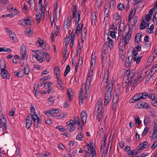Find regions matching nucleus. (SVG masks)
Returning <instances> with one entry per match:
<instances>
[{
    "label": "nucleus",
    "mask_w": 157,
    "mask_h": 157,
    "mask_svg": "<svg viewBox=\"0 0 157 157\" xmlns=\"http://www.w3.org/2000/svg\"><path fill=\"white\" fill-rule=\"evenodd\" d=\"M32 120H33L34 127L37 128L40 122V120L38 116L37 115H32V114H29L26 118L25 120L26 128L27 129L29 128L32 123Z\"/></svg>",
    "instance_id": "f257e3e1"
},
{
    "label": "nucleus",
    "mask_w": 157,
    "mask_h": 157,
    "mask_svg": "<svg viewBox=\"0 0 157 157\" xmlns=\"http://www.w3.org/2000/svg\"><path fill=\"white\" fill-rule=\"evenodd\" d=\"M73 12V18L76 21V23L78 24L79 23L80 18V11H77L75 5H73L72 6Z\"/></svg>",
    "instance_id": "f03ea898"
},
{
    "label": "nucleus",
    "mask_w": 157,
    "mask_h": 157,
    "mask_svg": "<svg viewBox=\"0 0 157 157\" xmlns=\"http://www.w3.org/2000/svg\"><path fill=\"white\" fill-rule=\"evenodd\" d=\"M113 86V82L111 81L108 84L105 90V97L107 98H112L111 93L112 91Z\"/></svg>",
    "instance_id": "7ed1b4c3"
},
{
    "label": "nucleus",
    "mask_w": 157,
    "mask_h": 157,
    "mask_svg": "<svg viewBox=\"0 0 157 157\" xmlns=\"http://www.w3.org/2000/svg\"><path fill=\"white\" fill-rule=\"evenodd\" d=\"M80 117L82 124L80 125V127L78 128V130L80 129V131H82V126H84L86 123L87 119V113L84 110H82L81 113Z\"/></svg>",
    "instance_id": "20e7f679"
},
{
    "label": "nucleus",
    "mask_w": 157,
    "mask_h": 157,
    "mask_svg": "<svg viewBox=\"0 0 157 157\" xmlns=\"http://www.w3.org/2000/svg\"><path fill=\"white\" fill-rule=\"evenodd\" d=\"M150 145L146 141H144L139 144L137 147V149L139 151H141L144 148H147L149 147Z\"/></svg>",
    "instance_id": "39448f33"
},
{
    "label": "nucleus",
    "mask_w": 157,
    "mask_h": 157,
    "mask_svg": "<svg viewBox=\"0 0 157 157\" xmlns=\"http://www.w3.org/2000/svg\"><path fill=\"white\" fill-rule=\"evenodd\" d=\"M5 29L7 31V32L9 34L10 37L13 40V42H17V40L14 33L11 30H9L8 28H5Z\"/></svg>",
    "instance_id": "423d86ee"
},
{
    "label": "nucleus",
    "mask_w": 157,
    "mask_h": 157,
    "mask_svg": "<svg viewBox=\"0 0 157 157\" xmlns=\"http://www.w3.org/2000/svg\"><path fill=\"white\" fill-rule=\"evenodd\" d=\"M109 73V69H108L105 72L104 79L101 84V86L102 88L105 86L107 85V80L108 78Z\"/></svg>",
    "instance_id": "0eeeda50"
},
{
    "label": "nucleus",
    "mask_w": 157,
    "mask_h": 157,
    "mask_svg": "<svg viewBox=\"0 0 157 157\" xmlns=\"http://www.w3.org/2000/svg\"><path fill=\"white\" fill-rule=\"evenodd\" d=\"M130 27H129V28L128 30V32L126 34L124 37L123 38V40H124V46L126 45L127 44H128L129 42V40L131 39V35L129 34V33L130 31Z\"/></svg>",
    "instance_id": "6e6552de"
},
{
    "label": "nucleus",
    "mask_w": 157,
    "mask_h": 157,
    "mask_svg": "<svg viewBox=\"0 0 157 157\" xmlns=\"http://www.w3.org/2000/svg\"><path fill=\"white\" fill-rule=\"evenodd\" d=\"M73 119L74 120L72 119L70 120L69 121V124L73 123L75 125L76 124H78L79 125V126L80 127L81 123L80 122V120L78 117L77 116H74Z\"/></svg>",
    "instance_id": "1a4fd4ad"
},
{
    "label": "nucleus",
    "mask_w": 157,
    "mask_h": 157,
    "mask_svg": "<svg viewBox=\"0 0 157 157\" xmlns=\"http://www.w3.org/2000/svg\"><path fill=\"white\" fill-rule=\"evenodd\" d=\"M136 74V71L134 69H132L129 72V73L128 74V80L129 83H131L133 81V78Z\"/></svg>",
    "instance_id": "9d476101"
},
{
    "label": "nucleus",
    "mask_w": 157,
    "mask_h": 157,
    "mask_svg": "<svg viewBox=\"0 0 157 157\" xmlns=\"http://www.w3.org/2000/svg\"><path fill=\"white\" fill-rule=\"evenodd\" d=\"M1 75L3 79H9L10 78V76L8 72L6 70L1 71Z\"/></svg>",
    "instance_id": "9b49d317"
},
{
    "label": "nucleus",
    "mask_w": 157,
    "mask_h": 157,
    "mask_svg": "<svg viewBox=\"0 0 157 157\" xmlns=\"http://www.w3.org/2000/svg\"><path fill=\"white\" fill-rule=\"evenodd\" d=\"M20 52L22 55L21 59H25L26 56V47L23 45L22 46L21 48Z\"/></svg>",
    "instance_id": "f8f14e48"
},
{
    "label": "nucleus",
    "mask_w": 157,
    "mask_h": 157,
    "mask_svg": "<svg viewBox=\"0 0 157 157\" xmlns=\"http://www.w3.org/2000/svg\"><path fill=\"white\" fill-rule=\"evenodd\" d=\"M54 11L56 13V17H59L60 15V8L58 7L57 3H56L54 5Z\"/></svg>",
    "instance_id": "ddd939ff"
},
{
    "label": "nucleus",
    "mask_w": 157,
    "mask_h": 157,
    "mask_svg": "<svg viewBox=\"0 0 157 157\" xmlns=\"http://www.w3.org/2000/svg\"><path fill=\"white\" fill-rule=\"evenodd\" d=\"M6 119L3 117L0 120V128H2L3 126L5 129H6Z\"/></svg>",
    "instance_id": "4468645a"
},
{
    "label": "nucleus",
    "mask_w": 157,
    "mask_h": 157,
    "mask_svg": "<svg viewBox=\"0 0 157 157\" xmlns=\"http://www.w3.org/2000/svg\"><path fill=\"white\" fill-rule=\"evenodd\" d=\"M142 36V33L139 32L137 33L135 37V41L137 44H139L140 43V38Z\"/></svg>",
    "instance_id": "2eb2a0df"
},
{
    "label": "nucleus",
    "mask_w": 157,
    "mask_h": 157,
    "mask_svg": "<svg viewBox=\"0 0 157 157\" xmlns=\"http://www.w3.org/2000/svg\"><path fill=\"white\" fill-rule=\"evenodd\" d=\"M67 93L68 94V96L70 100L72 98L74 95V90L71 88H69L67 90Z\"/></svg>",
    "instance_id": "dca6fc26"
},
{
    "label": "nucleus",
    "mask_w": 157,
    "mask_h": 157,
    "mask_svg": "<svg viewBox=\"0 0 157 157\" xmlns=\"http://www.w3.org/2000/svg\"><path fill=\"white\" fill-rule=\"evenodd\" d=\"M34 56L36 59L40 63L43 62L45 59V57H41L39 55V54L36 53L35 55H34Z\"/></svg>",
    "instance_id": "f3484780"
},
{
    "label": "nucleus",
    "mask_w": 157,
    "mask_h": 157,
    "mask_svg": "<svg viewBox=\"0 0 157 157\" xmlns=\"http://www.w3.org/2000/svg\"><path fill=\"white\" fill-rule=\"evenodd\" d=\"M68 123L69 121L67 122V126L70 127V128L69 129V132H72L73 131H74L75 129V124H73V123L70 124H69Z\"/></svg>",
    "instance_id": "a211bd4d"
},
{
    "label": "nucleus",
    "mask_w": 157,
    "mask_h": 157,
    "mask_svg": "<svg viewBox=\"0 0 157 157\" xmlns=\"http://www.w3.org/2000/svg\"><path fill=\"white\" fill-rule=\"evenodd\" d=\"M140 96H141L140 95V93L135 94L132 98L133 100L135 101H132V102H134L136 101H139L141 99H142L141 97Z\"/></svg>",
    "instance_id": "6ab92c4d"
},
{
    "label": "nucleus",
    "mask_w": 157,
    "mask_h": 157,
    "mask_svg": "<svg viewBox=\"0 0 157 157\" xmlns=\"http://www.w3.org/2000/svg\"><path fill=\"white\" fill-rule=\"evenodd\" d=\"M146 72L144 70H142L140 73V75L138 78V81H140L142 79V78L144 77L146 74Z\"/></svg>",
    "instance_id": "aec40b11"
},
{
    "label": "nucleus",
    "mask_w": 157,
    "mask_h": 157,
    "mask_svg": "<svg viewBox=\"0 0 157 157\" xmlns=\"http://www.w3.org/2000/svg\"><path fill=\"white\" fill-rule=\"evenodd\" d=\"M107 36H108L107 37V39L109 41V46L110 49L111 50L112 48H113V43L114 42L112 39L109 37L108 34H107Z\"/></svg>",
    "instance_id": "412c9836"
},
{
    "label": "nucleus",
    "mask_w": 157,
    "mask_h": 157,
    "mask_svg": "<svg viewBox=\"0 0 157 157\" xmlns=\"http://www.w3.org/2000/svg\"><path fill=\"white\" fill-rule=\"evenodd\" d=\"M6 66L5 61H1L0 63V68L1 71L4 70H6Z\"/></svg>",
    "instance_id": "4be33fe9"
},
{
    "label": "nucleus",
    "mask_w": 157,
    "mask_h": 157,
    "mask_svg": "<svg viewBox=\"0 0 157 157\" xmlns=\"http://www.w3.org/2000/svg\"><path fill=\"white\" fill-rule=\"evenodd\" d=\"M30 6V8L31 10H32L35 7V0H30L29 2Z\"/></svg>",
    "instance_id": "5701e85b"
},
{
    "label": "nucleus",
    "mask_w": 157,
    "mask_h": 157,
    "mask_svg": "<svg viewBox=\"0 0 157 157\" xmlns=\"http://www.w3.org/2000/svg\"><path fill=\"white\" fill-rule=\"evenodd\" d=\"M82 26L81 27V36L83 38H85L86 35V30L84 28L83 30H82L83 28V24H82Z\"/></svg>",
    "instance_id": "b1692460"
},
{
    "label": "nucleus",
    "mask_w": 157,
    "mask_h": 157,
    "mask_svg": "<svg viewBox=\"0 0 157 157\" xmlns=\"http://www.w3.org/2000/svg\"><path fill=\"white\" fill-rule=\"evenodd\" d=\"M150 118V117L148 116L145 117L144 120V123L145 126H147L148 125L149 121Z\"/></svg>",
    "instance_id": "393cba45"
},
{
    "label": "nucleus",
    "mask_w": 157,
    "mask_h": 157,
    "mask_svg": "<svg viewBox=\"0 0 157 157\" xmlns=\"http://www.w3.org/2000/svg\"><path fill=\"white\" fill-rule=\"evenodd\" d=\"M142 57H140L139 55H134L133 59L134 61H136L137 63H139Z\"/></svg>",
    "instance_id": "a878e982"
},
{
    "label": "nucleus",
    "mask_w": 157,
    "mask_h": 157,
    "mask_svg": "<svg viewBox=\"0 0 157 157\" xmlns=\"http://www.w3.org/2000/svg\"><path fill=\"white\" fill-rule=\"evenodd\" d=\"M57 83L58 85L57 86L59 88V90H62L63 89V83L62 82V80H60L59 82V81H57Z\"/></svg>",
    "instance_id": "bb28decb"
},
{
    "label": "nucleus",
    "mask_w": 157,
    "mask_h": 157,
    "mask_svg": "<svg viewBox=\"0 0 157 157\" xmlns=\"http://www.w3.org/2000/svg\"><path fill=\"white\" fill-rule=\"evenodd\" d=\"M107 137V134H105L101 142V145L105 146V142Z\"/></svg>",
    "instance_id": "cd10ccee"
},
{
    "label": "nucleus",
    "mask_w": 157,
    "mask_h": 157,
    "mask_svg": "<svg viewBox=\"0 0 157 157\" xmlns=\"http://www.w3.org/2000/svg\"><path fill=\"white\" fill-rule=\"evenodd\" d=\"M103 128H101V129L99 130L97 135V136L98 137V138H100L103 136Z\"/></svg>",
    "instance_id": "c85d7f7f"
},
{
    "label": "nucleus",
    "mask_w": 157,
    "mask_h": 157,
    "mask_svg": "<svg viewBox=\"0 0 157 157\" xmlns=\"http://www.w3.org/2000/svg\"><path fill=\"white\" fill-rule=\"evenodd\" d=\"M70 23L68 21H65L64 22L63 28L64 29H67L70 27Z\"/></svg>",
    "instance_id": "c756f323"
},
{
    "label": "nucleus",
    "mask_w": 157,
    "mask_h": 157,
    "mask_svg": "<svg viewBox=\"0 0 157 157\" xmlns=\"http://www.w3.org/2000/svg\"><path fill=\"white\" fill-rule=\"evenodd\" d=\"M92 18V24H94L95 22V21L97 17L96 15L95 12L93 13L91 16Z\"/></svg>",
    "instance_id": "7c9ffc66"
},
{
    "label": "nucleus",
    "mask_w": 157,
    "mask_h": 157,
    "mask_svg": "<svg viewBox=\"0 0 157 157\" xmlns=\"http://www.w3.org/2000/svg\"><path fill=\"white\" fill-rule=\"evenodd\" d=\"M135 124L136 125H140L141 124V121L140 120L139 116L137 115L135 118Z\"/></svg>",
    "instance_id": "2f4dec72"
},
{
    "label": "nucleus",
    "mask_w": 157,
    "mask_h": 157,
    "mask_svg": "<svg viewBox=\"0 0 157 157\" xmlns=\"http://www.w3.org/2000/svg\"><path fill=\"white\" fill-rule=\"evenodd\" d=\"M54 73L56 76L60 75V71L59 70V67H55L54 69Z\"/></svg>",
    "instance_id": "473e14b6"
},
{
    "label": "nucleus",
    "mask_w": 157,
    "mask_h": 157,
    "mask_svg": "<svg viewBox=\"0 0 157 157\" xmlns=\"http://www.w3.org/2000/svg\"><path fill=\"white\" fill-rule=\"evenodd\" d=\"M71 38H72V33L70 35H69L68 37L67 36V37L65 39V45H67L69 44L71 39Z\"/></svg>",
    "instance_id": "72a5a7b5"
},
{
    "label": "nucleus",
    "mask_w": 157,
    "mask_h": 157,
    "mask_svg": "<svg viewBox=\"0 0 157 157\" xmlns=\"http://www.w3.org/2000/svg\"><path fill=\"white\" fill-rule=\"evenodd\" d=\"M25 33L27 35H31L32 34L33 32L31 30V28L29 27H27L25 31Z\"/></svg>",
    "instance_id": "f704fd0d"
},
{
    "label": "nucleus",
    "mask_w": 157,
    "mask_h": 157,
    "mask_svg": "<svg viewBox=\"0 0 157 157\" xmlns=\"http://www.w3.org/2000/svg\"><path fill=\"white\" fill-rule=\"evenodd\" d=\"M140 95L142 99H145L148 98V93L147 92H144L140 93Z\"/></svg>",
    "instance_id": "c9c22d12"
},
{
    "label": "nucleus",
    "mask_w": 157,
    "mask_h": 157,
    "mask_svg": "<svg viewBox=\"0 0 157 157\" xmlns=\"http://www.w3.org/2000/svg\"><path fill=\"white\" fill-rule=\"evenodd\" d=\"M54 109H51L50 110L47 111H45L44 112L45 114L48 116H51V115L54 113Z\"/></svg>",
    "instance_id": "e433bc0d"
},
{
    "label": "nucleus",
    "mask_w": 157,
    "mask_h": 157,
    "mask_svg": "<svg viewBox=\"0 0 157 157\" xmlns=\"http://www.w3.org/2000/svg\"><path fill=\"white\" fill-rule=\"evenodd\" d=\"M30 71L29 66L28 65H26L24 68V72L26 75H28Z\"/></svg>",
    "instance_id": "4c0bfd02"
},
{
    "label": "nucleus",
    "mask_w": 157,
    "mask_h": 157,
    "mask_svg": "<svg viewBox=\"0 0 157 157\" xmlns=\"http://www.w3.org/2000/svg\"><path fill=\"white\" fill-rule=\"evenodd\" d=\"M80 24H78L76 28V29L75 32V33L74 34L75 35H78V34L79 33L80 29L81 30V28H80Z\"/></svg>",
    "instance_id": "58836bf2"
},
{
    "label": "nucleus",
    "mask_w": 157,
    "mask_h": 157,
    "mask_svg": "<svg viewBox=\"0 0 157 157\" xmlns=\"http://www.w3.org/2000/svg\"><path fill=\"white\" fill-rule=\"evenodd\" d=\"M109 8L107 6V7L105 8V10L104 12V16L106 17H108L109 15Z\"/></svg>",
    "instance_id": "ea45409f"
},
{
    "label": "nucleus",
    "mask_w": 157,
    "mask_h": 157,
    "mask_svg": "<svg viewBox=\"0 0 157 157\" xmlns=\"http://www.w3.org/2000/svg\"><path fill=\"white\" fill-rule=\"evenodd\" d=\"M144 101H140L137 103V105L138 108H143L144 103Z\"/></svg>",
    "instance_id": "a19ab883"
},
{
    "label": "nucleus",
    "mask_w": 157,
    "mask_h": 157,
    "mask_svg": "<svg viewBox=\"0 0 157 157\" xmlns=\"http://www.w3.org/2000/svg\"><path fill=\"white\" fill-rule=\"evenodd\" d=\"M36 52H39V54L42 57H45L46 55V54L47 53V52H44L42 51V50H39L36 51Z\"/></svg>",
    "instance_id": "79ce46f5"
},
{
    "label": "nucleus",
    "mask_w": 157,
    "mask_h": 157,
    "mask_svg": "<svg viewBox=\"0 0 157 157\" xmlns=\"http://www.w3.org/2000/svg\"><path fill=\"white\" fill-rule=\"evenodd\" d=\"M111 98H107L105 97V100L104 102V105L105 106L107 105L109 102L110 101Z\"/></svg>",
    "instance_id": "37998d69"
},
{
    "label": "nucleus",
    "mask_w": 157,
    "mask_h": 157,
    "mask_svg": "<svg viewBox=\"0 0 157 157\" xmlns=\"http://www.w3.org/2000/svg\"><path fill=\"white\" fill-rule=\"evenodd\" d=\"M103 113L101 112H98L97 114V119L98 120V121L99 122L100 121L102 117Z\"/></svg>",
    "instance_id": "c03bdc74"
},
{
    "label": "nucleus",
    "mask_w": 157,
    "mask_h": 157,
    "mask_svg": "<svg viewBox=\"0 0 157 157\" xmlns=\"http://www.w3.org/2000/svg\"><path fill=\"white\" fill-rule=\"evenodd\" d=\"M83 137V136L82 135V133L80 132L77 136L76 139L78 140L81 141Z\"/></svg>",
    "instance_id": "a18cd8bd"
},
{
    "label": "nucleus",
    "mask_w": 157,
    "mask_h": 157,
    "mask_svg": "<svg viewBox=\"0 0 157 157\" xmlns=\"http://www.w3.org/2000/svg\"><path fill=\"white\" fill-rule=\"evenodd\" d=\"M70 67L69 65H67V66L66 69L65 70V71L64 72V75L65 76L69 72L70 70Z\"/></svg>",
    "instance_id": "49530a36"
},
{
    "label": "nucleus",
    "mask_w": 157,
    "mask_h": 157,
    "mask_svg": "<svg viewBox=\"0 0 157 157\" xmlns=\"http://www.w3.org/2000/svg\"><path fill=\"white\" fill-rule=\"evenodd\" d=\"M82 58L81 57V56H79L78 62L76 64V65H78V67H80L81 66L82 63Z\"/></svg>",
    "instance_id": "de8ad7c7"
},
{
    "label": "nucleus",
    "mask_w": 157,
    "mask_h": 157,
    "mask_svg": "<svg viewBox=\"0 0 157 157\" xmlns=\"http://www.w3.org/2000/svg\"><path fill=\"white\" fill-rule=\"evenodd\" d=\"M31 108H30V110H31V112H33V114H32V115H37L35 111V109L33 107V105L32 104H31Z\"/></svg>",
    "instance_id": "09e8293b"
},
{
    "label": "nucleus",
    "mask_w": 157,
    "mask_h": 157,
    "mask_svg": "<svg viewBox=\"0 0 157 157\" xmlns=\"http://www.w3.org/2000/svg\"><path fill=\"white\" fill-rule=\"evenodd\" d=\"M35 17L36 20L38 21V23H39L41 21L40 13H39V14H36L35 15Z\"/></svg>",
    "instance_id": "8fccbe9b"
},
{
    "label": "nucleus",
    "mask_w": 157,
    "mask_h": 157,
    "mask_svg": "<svg viewBox=\"0 0 157 157\" xmlns=\"http://www.w3.org/2000/svg\"><path fill=\"white\" fill-rule=\"evenodd\" d=\"M91 78L89 77H88L87 79L86 80V83H84L83 84V86L84 85H87L88 86H90V82Z\"/></svg>",
    "instance_id": "3c124183"
},
{
    "label": "nucleus",
    "mask_w": 157,
    "mask_h": 157,
    "mask_svg": "<svg viewBox=\"0 0 157 157\" xmlns=\"http://www.w3.org/2000/svg\"><path fill=\"white\" fill-rule=\"evenodd\" d=\"M88 151L89 152V153H92V152L94 151H95L93 149V146H91L89 145V147H88Z\"/></svg>",
    "instance_id": "603ef678"
},
{
    "label": "nucleus",
    "mask_w": 157,
    "mask_h": 157,
    "mask_svg": "<svg viewBox=\"0 0 157 157\" xmlns=\"http://www.w3.org/2000/svg\"><path fill=\"white\" fill-rule=\"evenodd\" d=\"M117 102H116L115 101V99H113V100L112 105V108L113 110L115 109L116 108L117 105Z\"/></svg>",
    "instance_id": "864d4df0"
},
{
    "label": "nucleus",
    "mask_w": 157,
    "mask_h": 157,
    "mask_svg": "<svg viewBox=\"0 0 157 157\" xmlns=\"http://www.w3.org/2000/svg\"><path fill=\"white\" fill-rule=\"evenodd\" d=\"M75 36V35H74L73 36L72 35V38H71V39L70 40H71V41L70 43V46L71 47H72L73 46V44L75 40V39H74Z\"/></svg>",
    "instance_id": "5fc2aeb1"
},
{
    "label": "nucleus",
    "mask_w": 157,
    "mask_h": 157,
    "mask_svg": "<svg viewBox=\"0 0 157 157\" xmlns=\"http://www.w3.org/2000/svg\"><path fill=\"white\" fill-rule=\"evenodd\" d=\"M133 59V56H130L128 57V58H127L125 61V62H127V63H131L132 60Z\"/></svg>",
    "instance_id": "6e6d98bb"
},
{
    "label": "nucleus",
    "mask_w": 157,
    "mask_h": 157,
    "mask_svg": "<svg viewBox=\"0 0 157 157\" xmlns=\"http://www.w3.org/2000/svg\"><path fill=\"white\" fill-rule=\"evenodd\" d=\"M117 8L119 10H122L124 9V6L123 4L120 3L118 5Z\"/></svg>",
    "instance_id": "4d7b16f0"
},
{
    "label": "nucleus",
    "mask_w": 157,
    "mask_h": 157,
    "mask_svg": "<svg viewBox=\"0 0 157 157\" xmlns=\"http://www.w3.org/2000/svg\"><path fill=\"white\" fill-rule=\"evenodd\" d=\"M148 130V128L147 127H146L145 128L143 132L142 135L143 136H144L146 134Z\"/></svg>",
    "instance_id": "13d9d810"
},
{
    "label": "nucleus",
    "mask_w": 157,
    "mask_h": 157,
    "mask_svg": "<svg viewBox=\"0 0 157 157\" xmlns=\"http://www.w3.org/2000/svg\"><path fill=\"white\" fill-rule=\"evenodd\" d=\"M25 21L26 23V26L28 25H32L31 24V22H30V20L29 19V18L27 17L25 18Z\"/></svg>",
    "instance_id": "bf43d9fd"
},
{
    "label": "nucleus",
    "mask_w": 157,
    "mask_h": 157,
    "mask_svg": "<svg viewBox=\"0 0 157 157\" xmlns=\"http://www.w3.org/2000/svg\"><path fill=\"white\" fill-rule=\"evenodd\" d=\"M150 108V106L149 104L144 102L143 109H149Z\"/></svg>",
    "instance_id": "052dcab7"
},
{
    "label": "nucleus",
    "mask_w": 157,
    "mask_h": 157,
    "mask_svg": "<svg viewBox=\"0 0 157 157\" xmlns=\"http://www.w3.org/2000/svg\"><path fill=\"white\" fill-rule=\"evenodd\" d=\"M151 15L149 14H147L146 16V20L147 21H149L151 18Z\"/></svg>",
    "instance_id": "680f3d73"
},
{
    "label": "nucleus",
    "mask_w": 157,
    "mask_h": 157,
    "mask_svg": "<svg viewBox=\"0 0 157 157\" xmlns=\"http://www.w3.org/2000/svg\"><path fill=\"white\" fill-rule=\"evenodd\" d=\"M2 3L4 5L8 4L10 3V0H1Z\"/></svg>",
    "instance_id": "e2e57ef3"
},
{
    "label": "nucleus",
    "mask_w": 157,
    "mask_h": 157,
    "mask_svg": "<svg viewBox=\"0 0 157 157\" xmlns=\"http://www.w3.org/2000/svg\"><path fill=\"white\" fill-rule=\"evenodd\" d=\"M98 112H101L102 110V105H96Z\"/></svg>",
    "instance_id": "0e129e2a"
},
{
    "label": "nucleus",
    "mask_w": 157,
    "mask_h": 157,
    "mask_svg": "<svg viewBox=\"0 0 157 157\" xmlns=\"http://www.w3.org/2000/svg\"><path fill=\"white\" fill-rule=\"evenodd\" d=\"M110 36L113 38H114L115 37L116 38L115 36V32L113 31H111L110 32Z\"/></svg>",
    "instance_id": "69168bd1"
},
{
    "label": "nucleus",
    "mask_w": 157,
    "mask_h": 157,
    "mask_svg": "<svg viewBox=\"0 0 157 157\" xmlns=\"http://www.w3.org/2000/svg\"><path fill=\"white\" fill-rule=\"evenodd\" d=\"M136 21H137V18L136 17V18L133 20V21L131 22V26L133 27L135 25H136Z\"/></svg>",
    "instance_id": "338daca9"
},
{
    "label": "nucleus",
    "mask_w": 157,
    "mask_h": 157,
    "mask_svg": "<svg viewBox=\"0 0 157 157\" xmlns=\"http://www.w3.org/2000/svg\"><path fill=\"white\" fill-rule=\"evenodd\" d=\"M45 57L46 58V61L49 62L51 59V57L50 55L47 53L46 54V55Z\"/></svg>",
    "instance_id": "774afa93"
}]
</instances>
